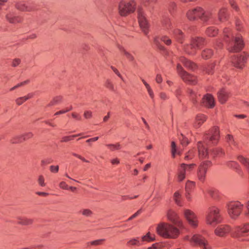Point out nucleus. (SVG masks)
Listing matches in <instances>:
<instances>
[{"label":"nucleus","instance_id":"obj_1","mask_svg":"<svg viewBox=\"0 0 249 249\" xmlns=\"http://www.w3.org/2000/svg\"><path fill=\"white\" fill-rule=\"evenodd\" d=\"M174 224L166 222H160L156 227V232L159 236L165 239H176L179 234V229Z\"/></svg>","mask_w":249,"mask_h":249},{"label":"nucleus","instance_id":"obj_2","mask_svg":"<svg viewBox=\"0 0 249 249\" xmlns=\"http://www.w3.org/2000/svg\"><path fill=\"white\" fill-rule=\"evenodd\" d=\"M211 16V13L205 12L201 7L191 9L186 13V17L190 20H195L199 18L203 22L207 21Z\"/></svg>","mask_w":249,"mask_h":249},{"label":"nucleus","instance_id":"obj_3","mask_svg":"<svg viewBox=\"0 0 249 249\" xmlns=\"http://www.w3.org/2000/svg\"><path fill=\"white\" fill-rule=\"evenodd\" d=\"M249 234V222L245 223L242 226H236L233 229L231 236L238 241L243 242L245 237Z\"/></svg>","mask_w":249,"mask_h":249},{"label":"nucleus","instance_id":"obj_4","mask_svg":"<svg viewBox=\"0 0 249 249\" xmlns=\"http://www.w3.org/2000/svg\"><path fill=\"white\" fill-rule=\"evenodd\" d=\"M244 204L239 201H231L227 203V213L231 219H236L241 214Z\"/></svg>","mask_w":249,"mask_h":249},{"label":"nucleus","instance_id":"obj_5","mask_svg":"<svg viewBox=\"0 0 249 249\" xmlns=\"http://www.w3.org/2000/svg\"><path fill=\"white\" fill-rule=\"evenodd\" d=\"M220 210L215 206L209 208L208 212L206 216V223L207 225H213L220 223L221 222V215L219 213Z\"/></svg>","mask_w":249,"mask_h":249},{"label":"nucleus","instance_id":"obj_6","mask_svg":"<svg viewBox=\"0 0 249 249\" xmlns=\"http://www.w3.org/2000/svg\"><path fill=\"white\" fill-rule=\"evenodd\" d=\"M184 240L199 246L201 249H211L207 239L200 234H195L192 236L186 235L184 237Z\"/></svg>","mask_w":249,"mask_h":249},{"label":"nucleus","instance_id":"obj_7","mask_svg":"<svg viewBox=\"0 0 249 249\" xmlns=\"http://www.w3.org/2000/svg\"><path fill=\"white\" fill-rule=\"evenodd\" d=\"M136 9V2L130 0L128 2L122 0L119 5V12L121 16H126L130 13H133Z\"/></svg>","mask_w":249,"mask_h":249},{"label":"nucleus","instance_id":"obj_8","mask_svg":"<svg viewBox=\"0 0 249 249\" xmlns=\"http://www.w3.org/2000/svg\"><path fill=\"white\" fill-rule=\"evenodd\" d=\"M198 154L199 157L201 159H204L206 158H209V156H212L214 157V156L218 155H223L224 152L221 148H218L214 151V152L209 154L207 151V147L205 146V144H204L202 142H199L198 144Z\"/></svg>","mask_w":249,"mask_h":249},{"label":"nucleus","instance_id":"obj_9","mask_svg":"<svg viewBox=\"0 0 249 249\" xmlns=\"http://www.w3.org/2000/svg\"><path fill=\"white\" fill-rule=\"evenodd\" d=\"M183 215L188 221L189 225L194 228H196L198 225L197 216L196 213L189 209L183 210Z\"/></svg>","mask_w":249,"mask_h":249},{"label":"nucleus","instance_id":"obj_10","mask_svg":"<svg viewBox=\"0 0 249 249\" xmlns=\"http://www.w3.org/2000/svg\"><path fill=\"white\" fill-rule=\"evenodd\" d=\"M203 42V40L202 38H194L190 45H188L185 47V52L190 54H194L199 47L202 45Z\"/></svg>","mask_w":249,"mask_h":249},{"label":"nucleus","instance_id":"obj_11","mask_svg":"<svg viewBox=\"0 0 249 249\" xmlns=\"http://www.w3.org/2000/svg\"><path fill=\"white\" fill-rule=\"evenodd\" d=\"M137 13L138 22H139L140 27L141 28L144 35H147L148 24L146 17L144 16L143 10L142 8H139L138 9Z\"/></svg>","mask_w":249,"mask_h":249},{"label":"nucleus","instance_id":"obj_12","mask_svg":"<svg viewBox=\"0 0 249 249\" xmlns=\"http://www.w3.org/2000/svg\"><path fill=\"white\" fill-rule=\"evenodd\" d=\"M177 71H178V74L184 81L193 85L196 83V78L184 71L180 65L178 64Z\"/></svg>","mask_w":249,"mask_h":249},{"label":"nucleus","instance_id":"obj_13","mask_svg":"<svg viewBox=\"0 0 249 249\" xmlns=\"http://www.w3.org/2000/svg\"><path fill=\"white\" fill-rule=\"evenodd\" d=\"M219 139V131L217 127H213L207 136L206 140L205 141V145L208 146L211 144L214 145L216 143Z\"/></svg>","mask_w":249,"mask_h":249},{"label":"nucleus","instance_id":"obj_14","mask_svg":"<svg viewBox=\"0 0 249 249\" xmlns=\"http://www.w3.org/2000/svg\"><path fill=\"white\" fill-rule=\"evenodd\" d=\"M244 46L243 40L240 36L235 37L233 41L229 43L228 50L233 53H237L242 50Z\"/></svg>","mask_w":249,"mask_h":249},{"label":"nucleus","instance_id":"obj_15","mask_svg":"<svg viewBox=\"0 0 249 249\" xmlns=\"http://www.w3.org/2000/svg\"><path fill=\"white\" fill-rule=\"evenodd\" d=\"M231 227L227 224L218 225L214 231L215 235L222 238L226 237L229 233H231Z\"/></svg>","mask_w":249,"mask_h":249},{"label":"nucleus","instance_id":"obj_16","mask_svg":"<svg viewBox=\"0 0 249 249\" xmlns=\"http://www.w3.org/2000/svg\"><path fill=\"white\" fill-rule=\"evenodd\" d=\"M195 164H185L182 163L180 164L178 169V180L181 181L184 179L185 176L193 169Z\"/></svg>","mask_w":249,"mask_h":249},{"label":"nucleus","instance_id":"obj_17","mask_svg":"<svg viewBox=\"0 0 249 249\" xmlns=\"http://www.w3.org/2000/svg\"><path fill=\"white\" fill-rule=\"evenodd\" d=\"M166 217L172 223L178 226V227L180 228H184V225L182 220L179 218L178 215L174 211L171 210H168L167 212H166Z\"/></svg>","mask_w":249,"mask_h":249},{"label":"nucleus","instance_id":"obj_18","mask_svg":"<svg viewBox=\"0 0 249 249\" xmlns=\"http://www.w3.org/2000/svg\"><path fill=\"white\" fill-rule=\"evenodd\" d=\"M209 164L210 161H204L199 166L198 172H197V177H198L199 180L202 182L204 181L205 174Z\"/></svg>","mask_w":249,"mask_h":249},{"label":"nucleus","instance_id":"obj_19","mask_svg":"<svg viewBox=\"0 0 249 249\" xmlns=\"http://www.w3.org/2000/svg\"><path fill=\"white\" fill-rule=\"evenodd\" d=\"M247 54L244 53L241 54V56L235 58L233 61V64L236 68L242 69L247 61Z\"/></svg>","mask_w":249,"mask_h":249},{"label":"nucleus","instance_id":"obj_20","mask_svg":"<svg viewBox=\"0 0 249 249\" xmlns=\"http://www.w3.org/2000/svg\"><path fill=\"white\" fill-rule=\"evenodd\" d=\"M202 103L203 106L208 108H212L214 107V99L212 95L207 94L203 97Z\"/></svg>","mask_w":249,"mask_h":249},{"label":"nucleus","instance_id":"obj_21","mask_svg":"<svg viewBox=\"0 0 249 249\" xmlns=\"http://www.w3.org/2000/svg\"><path fill=\"white\" fill-rule=\"evenodd\" d=\"M15 6L17 10L23 12H30L33 10L31 6L24 1H17L15 3Z\"/></svg>","mask_w":249,"mask_h":249},{"label":"nucleus","instance_id":"obj_22","mask_svg":"<svg viewBox=\"0 0 249 249\" xmlns=\"http://www.w3.org/2000/svg\"><path fill=\"white\" fill-rule=\"evenodd\" d=\"M33 137V133L31 132H27L20 136H17L13 138L11 142L13 143H18L22 142L23 141L26 140Z\"/></svg>","mask_w":249,"mask_h":249},{"label":"nucleus","instance_id":"obj_23","mask_svg":"<svg viewBox=\"0 0 249 249\" xmlns=\"http://www.w3.org/2000/svg\"><path fill=\"white\" fill-rule=\"evenodd\" d=\"M229 93L225 89H221L218 92V98L219 102L221 104H224L227 101L229 98Z\"/></svg>","mask_w":249,"mask_h":249},{"label":"nucleus","instance_id":"obj_24","mask_svg":"<svg viewBox=\"0 0 249 249\" xmlns=\"http://www.w3.org/2000/svg\"><path fill=\"white\" fill-rule=\"evenodd\" d=\"M6 19L11 23H17L21 21V18L16 16L14 12H10L6 15Z\"/></svg>","mask_w":249,"mask_h":249},{"label":"nucleus","instance_id":"obj_25","mask_svg":"<svg viewBox=\"0 0 249 249\" xmlns=\"http://www.w3.org/2000/svg\"><path fill=\"white\" fill-rule=\"evenodd\" d=\"M155 240V235L154 233L148 232L142 236V243L154 242Z\"/></svg>","mask_w":249,"mask_h":249},{"label":"nucleus","instance_id":"obj_26","mask_svg":"<svg viewBox=\"0 0 249 249\" xmlns=\"http://www.w3.org/2000/svg\"><path fill=\"white\" fill-rule=\"evenodd\" d=\"M206 120V117L204 114H199L196 115V122H195V126L199 127Z\"/></svg>","mask_w":249,"mask_h":249},{"label":"nucleus","instance_id":"obj_27","mask_svg":"<svg viewBox=\"0 0 249 249\" xmlns=\"http://www.w3.org/2000/svg\"><path fill=\"white\" fill-rule=\"evenodd\" d=\"M117 47L121 52L123 53L128 60L132 62L134 61V58L129 52L126 51L121 45L118 44H117Z\"/></svg>","mask_w":249,"mask_h":249},{"label":"nucleus","instance_id":"obj_28","mask_svg":"<svg viewBox=\"0 0 249 249\" xmlns=\"http://www.w3.org/2000/svg\"><path fill=\"white\" fill-rule=\"evenodd\" d=\"M33 222V220L26 217H19L18 218V223L22 225H31Z\"/></svg>","mask_w":249,"mask_h":249},{"label":"nucleus","instance_id":"obj_29","mask_svg":"<svg viewBox=\"0 0 249 249\" xmlns=\"http://www.w3.org/2000/svg\"><path fill=\"white\" fill-rule=\"evenodd\" d=\"M180 61L181 63H182L184 65L185 67L191 69L192 70H193L195 68V64L194 63L187 60L183 57H181L180 58Z\"/></svg>","mask_w":249,"mask_h":249},{"label":"nucleus","instance_id":"obj_30","mask_svg":"<svg viewBox=\"0 0 249 249\" xmlns=\"http://www.w3.org/2000/svg\"><path fill=\"white\" fill-rule=\"evenodd\" d=\"M237 160H239V162L245 165L247 169L248 173L249 174V160L242 156H238Z\"/></svg>","mask_w":249,"mask_h":249},{"label":"nucleus","instance_id":"obj_31","mask_svg":"<svg viewBox=\"0 0 249 249\" xmlns=\"http://www.w3.org/2000/svg\"><path fill=\"white\" fill-rule=\"evenodd\" d=\"M127 245L128 246H140L142 245V243H140L138 238H131L127 241Z\"/></svg>","mask_w":249,"mask_h":249},{"label":"nucleus","instance_id":"obj_32","mask_svg":"<svg viewBox=\"0 0 249 249\" xmlns=\"http://www.w3.org/2000/svg\"><path fill=\"white\" fill-rule=\"evenodd\" d=\"M227 18V12H226V9L222 8L218 12V19L221 21H223Z\"/></svg>","mask_w":249,"mask_h":249},{"label":"nucleus","instance_id":"obj_33","mask_svg":"<svg viewBox=\"0 0 249 249\" xmlns=\"http://www.w3.org/2000/svg\"><path fill=\"white\" fill-rule=\"evenodd\" d=\"M106 146L111 151H115L119 150L121 148V145L119 143L107 144H106Z\"/></svg>","mask_w":249,"mask_h":249},{"label":"nucleus","instance_id":"obj_34","mask_svg":"<svg viewBox=\"0 0 249 249\" xmlns=\"http://www.w3.org/2000/svg\"><path fill=\"white\" fill-rule=\"evenodd\" d=\"M181 194L178 191L175 192L174 194V200L176 204L181 206V202L180 200Z\"/></svg>","mask_w":249,"mask_h":249},{"label":"nucleus","instance_id":"obj_35","mask_svg":"<svg viewBox=\"0 0 249 249\" xmlns=\"http://www.w3.org/2000/svg\"><path fill=\"white\" fill-rule=\"evenodd\" d=\"M32 97V94H29L28 95L25 96L24 97H19L16 100V103L18 105H22L25 101L27 100L28 99Z\"/></svg>","mask_w":249,"mask_h":249},{"label":"nucleus","instance_id":"obj_36","mask_svg":"<svg viewBox=\"0 0 249 249\" xmlns=\"http://www.w3.org/2000/svg\"><path fill=\"white\" fill-rule=\"evenodd\" d=\"M162 25L165 29L166 30L169 29L171 25L170 18L167 17H165L162 20Z\"/></svg>","mask_w":249,"mask_h":249},{"label":"nucleus","instance_id":"obj_37","mask_svg":"<svg viewBox=\"0 0 249 249\" xmlns=\"http://www.w3.org/2000/svg\"><path fill=\"white\" fill-rule=\"evenodd\" d=\"M213 54V51L210 49H205L202 53V57L204 59L210 58Z\"/></svg>","mask_w":249,"mask_h":249},{"label":"nucleus","instance_id":"obj_38","mask_svg":"<svg viewBox=\"0 0 249 249\" xmlns=\"http://www.w3.org/2000/svg\"><path fill=\"white\" fill-rule=\"evenodd\" d=\"M174 37L178 41H180L183 37L182 32L179 29L175 30L174 32Z\"/></svg>","mask_w":249,"mask_h":249},{"label":"nucleus","instance_id":"obj_39","mask_svg":"<svg viewBox=\"0 0 249 249\" xmlns=\"http://www.w3.org/2000/svg\"><path fill=\"white\" fill-rule=\"evenodd\" d=\"M195 187V182L192 181H188L186 184V192L190 193Z\"/></svg>","mask_w":249,"mask_h":249},{"label":"nucleus","instance_id":"obj_40","mask_svg":"<svg viewBox=\"0 0 249 249\" xmlns=\"http://www.w3.org/2000/svg\"><path fill=\"white\" fill-rule=\"evenodd\" d=\"M206 34L209 36H214L217 35V30L214 27L208 28L207 29Z\"/></svg>","mask_w":249,"mask_h":249},{"label":"nucleus","instance_id":"obj_41","mask_svg":"<svg viewBox=\"0 0 249 249\" xmlns=\"http://www.w3.org/2000/svg\"><path fill=\"white\" fill-rule=\"evenodd\" d=\"M144 86H145L146 89H147V91L150 97H151L152 99H153L154 94L152 89L150 88V86L148 84V83H145Z\"/></svg>","mask_w":249,"mask_h":249},{"label":"nucleus","instance_id":"obj_42","mask_svg":"<svg viewBox=\"0 0 249 249\" xmlns=\"http://www.w3.org/2000/svg\"><path fill=\"white\" fill-rule=\"evenodd\" d=\"M179 139H180L181 144L183 146H186L188 144V140L183 136V135H181L180 137H179Z\"/></svg>","mask_w":249,"mask_h":249},{"label":"nucleus","instance_id":"obj_43","mask_svg":"<svg viewBox=\"0 0 249 249\" xmlns=\"http://www.w3.org/2000/svg\"><path fill=\"white\" fill-rule=\"evenodd\" d=\"M93 214L91 211L89 209H83L82 210V214L86 217H90Z\"/></svg>","mask_w":249,"mask_h":249},{"label":"nucleus","instance_id":"obj_44","mask_svg":"<svg viewBox=\"0 0 249 249\" xmlns=\"http://www.w3.org/2000/svg\"><path fill=\"white\" fill-rule=\"evenodd\" d=\"M61 100V96H57L53 98V101L51 102L48 105L49 107L51 106H53V105H55L58 102H59Z\"/></svg>","mask_w":249,"mask_h":249},{"label":"nucleus","instance_id":"obj_45","mask_svg":"<svg viewBox=\"0 0 249 249\" xmlns=\"http://www.w3.org/2000/svg\"><path fill=\"white\" fill-rule=\"evenodd\" d=\"M81 135V134H79L77 135H72L71 136L63 137V138H62V140H61V142H68L69 141H71V139H72L74 137H76L78 136H80Z\"/></svg>","mask_w":249,"mask_h":249},{"label":"nucleus","instance_id":"obj_46","mask_svg":"<svg viewBox=\"0 0 249 249\" xmlns=\"http://www.w3.org/2000/svg\"><path fill=\"white\" fill-rule=\"evenodd\" d=\"M29 82V80H26V81H23L22 82L19 83V84H18V85L12 87L10 89V91H13L14 90V89H16L17 88H18L20 87H21V86H24V85L25 84H27V83H28Z\"/></svg>","mask_w":249,"mask_h":249},{"label":"nucleus","instance_id":"obj_47","mask_svg":"<svg viewBox=\"0 0 249 249\" xmlns=\"http://www.w3.org/2000/svg\"><path fill=\"white\" fill-rule=\"evenodd\" d=\"M160 40L167 45H170L171 43V39L166 36H162L161 38H160Z\"/></svg>","mask_w":249,"mask_h":249},{"label":"nucleus","instance_id":"obj_48","mask_svg":"<svg viewBox=\"0 0 249 249\" xmlns=\"http://www.w3.org/2000/svg\"><path fill=\"white\" fill-rule=\"evenodd\" d=\"M104 239H97L93 241H91L90 244L93 246H98L102 244Z\"/></svg>","mask_w":249,"mask_h":249},{"label":"nucleus","instance_id":"obj_49","mask_svg":"<svg viewBox=\"0 0 249 249\" xmlns=\"http://www.w3.org/2000/svg\"><path fill=\"white\" fill-rule=\"evenodd\" d=\"M71 109H72V107H71H71H70L69 108H67V109H66V110H59V111L55 112L54 115L55 116H56V115H58L59 114H65L66 112L70 111Z\"/></svg>","mask_w":249,"mask_h":249},{"label":"nucleus","instance_id":"obj_50","mask_svg":"<svg viewBox=\"0 0 249 249\" xmlns=\"http://www.w3.org/2000/svg\"><path fill=\"white\" fill-rule=\"evenodd\" d=\"M44 180H44V178L42 176L40 175L38 177V182L39 185H40V186H45V182L44 181Z\"/></svg>","mask_w":249,"mask_h":249},{"label":"nucleus","instance_id":"obj_51","mask_svg":"<svg viewBox=\"0 0 249 249\" xmlns=\"http://www.w3.org/2000/svg\"><path fill=\"white\" fill-rule=\"evenodd\" d=\"M172 154L173 157H175V154L177 153V150H176V144H175V143L174 142H172Z\"/></svg>","mask_w":249,"mask_h":249},{"label":"nucleus","instance_id":"obj_52","mask_svg":"<svg viewBox=\"0 0 249 249\" xmlns=\"http://www.w3.org/2000/svg\"><path fill=\"white\" fill-rule=\"evenodd\" d=\"M189 93H190L191 99H192V101L194 102V103H195V102H196L195 97H196V96L194 91L192 89H190L189 90Z\"/></svg>","mask_w":249,"mask_h":249},{"label":"nucleus","instance_id":"obj_53","mask_svg":"<svg viewBox=\"0 0 249 249\" xmlns=\"http://www.w3.org/2000/svg\"><path fill=\"white\" fill-rule=\"evenodd\" d=\"M106 87L109 89L112 90H114L113 85H112V83L109 80H107V81L106 82Z\"/></svg>","mask_w":249,"mask_h":249},{"label":"nucleus","instance_id":"obj_54","mask_svg":"<svg viewBox=\"0 0 249 249\" xmlns=\"http://www.w3.org/2000/svg\"><path fill=\"white\" fill-rule=\"evenodd\" d=\"M147 249H160V245L156 243L152 244L151 247H148Z\"/></svg>","mask_w":249,"mask_h":249},{"label":"nucleus","instance_id":"obj_55","mask_svg":"<svg viewBox=\"0 0 249 249\" xmlns=\"http://www.w3.org/2000/svg\"><path fill=\"white\" fill-rule=\"evenodd\" d=\"M59 186L62 189H68V186L65 181H61L60 183H59Z\"/></svg>","mask_w":249,"mask_h":249},{"label":"nucleus","instance_id":"obj_56","mask_svg":"<svg viewBox=\"0 0 249 249\" xmlns=\"http://www.w3.org/2000/svg\"><path fill=\"white\" fill-rule=\"evenodd\" d=\"M92 116V112L91 111L87 110L84 113V117L87 119H89Z\"/></svg>","mask_w":249,"mask_h":249},{"label":"nucleus","instance_id":"obj_57","mask_svg":"<svg viewBox=\"0 0 249 249\" xmlns=\"http://www.w3.org/2000/svg\"><path fill=\"white\" fill-rule=\"evenodd\" d=\"M141 213V210H138L136 213H134V214L132 215L129 218H128V221L131 220L134 218H135L137 217Z\"/></svg>","mask_w":249,"mask_h":249},{"label":"nucleus","instance_id":"obj_58","mask_svg":"<svg viewBox=\"0 0 249 249\" xmlns=\"http://www.w3.org/2000/svg\"><path fill=\"white\" fill-rule=\"evenodd\" d=\"M194 156V154H193V151H190L188 152V154L186 155V157H185V159H186L187 160H188L190 159H192Z\"/></svg>","mask_w":249,"mask_h":249},{"label":"nucleus","instance_id":"obj_59","mask_svg":"<svg viewBox=\"0 0 249 249\" xmlns=\"http://www.w3.org/2000/svg\"><path fill=\"white\" fill-rule=\"evenodd\" d=\"M227 140L229 142V143L235 145V142L233 140V137L231 135H228L227 136Z\"/></svg>","mask_w":249,"mask_h":249},{"label":"nucleus","instance_id":"obj_60","mask_svg":"<svg viewBox=\"0 0 249 249\" xmlns=\"http://www.w3.org/2000/svg\"><path fill=\"white\" fill-rule=\"evenodd\" d=\"M156 81L157 83H161L162 81V76L160 74H157L156 77Z\"/></svg>","mask_w":249,"mask_h":249},{"label":"nucleus","instance_id":"obj_61","mask_svg":"<svg viewBox=\"0 0 249 249\" xmlns=\"http://www.w3.org/2000/svg\"><path fill=\"white\" fill-rule=\"evenodd\" d=\"M20 63V60L18 58H16L12 62L13 67H16Z\"/></svg>","mask_w":249,"mask_h":249},{"label":"nucleus","instance_id":"obj_62","mask_svg":"<svg viewBox=\"0 0 249 249\" xmlns=\"http://www.w3.org/2000/svg\"><path fill=\"white\" fill-rule=\"evenodd\" d=\"M227 165L231 168H234L237 165V163L235 161H228L227 163Z\"/></svg>","mask_w":249,"mask_h":249},{"label":"nucleus","instance_id":"obj_63","mask_svg":"<svg viewBox=\"0 0 249 249\" xmlns=\"http://www.w3.org/2000/svg\"><path fill=\"white\" fill-rule=\"evenodd\" d=\"M50 170L52 172L56 173L59 170V166H51Z\"/></svg>","mask_w":249,"mask_h":249},{"label":"nucleus","instance_id":"obj_64","mask_svg":"<svg viewBox=\"0 0 249 249\" xmlns=\"http://www.w3.org/2000/svg\"><path fill=\"white\" fill-rule=\"evenodd\" d=\"M245 207H246L247 209V215H249V200L247 201L245 203Z\"/></svg>","mask_w":249,"mask_h":249}]
</instances>
